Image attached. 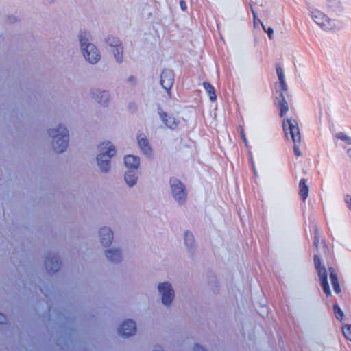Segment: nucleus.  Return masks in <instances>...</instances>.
<instances>
[{
  "label": "nucleus",
  "mask_w": 351,
  "mask_h": 351,
  "mask_svg": "<svg viewBox=\"0 0 351 351\" xmlns=\"http://www.w3.org/2000/svg\"><path fill=\"white\" fill-rule=\"evenodd\" d=\"M47 133L52 138L51 145L55 152L61 154L66 150L69 134L64 125L60 123L56 128H49L47 130Z\"/></svg>",
  "instance_id": "1"
},
{
  "label": "nucleus",
  "mask_w": 351,
  "mask_h": 351,
  "mask_svg": "<svg viewBox=\"0 0 351 351\" xmlns=\"http://www.w3.org/2000/svg\"><path fill=\"white\" fill-rule=\"evenodd\" d=\"M311 18L322 29L326 31H339L342 29L341 21L330 19L322 12L315 9L311 12Z\"/></svg>",
  "instance_id": "2"
},
{
  "label": "nucleus",
  "mask_w": 351,
  "mask_h": 351,
  "mask_svg": "<svg viewBox=\"0 0 351 351\" xmlns=\"http://www.w3.org/2000/svg\"><path fill=\"white\" fill-rule=\"evenodd\" d=\"M79 40L82 54L86 60L90 64H96L101 58L100 52L97 47L93 43H90L88 39L82 34V32L79 35Z\"/></svg>",
  "instance_id": "3"
},
{
  "label": "nucleus",
  "mask_w": 351,
  "mask_h": 351,
  "mask_svg": "<svg viewBox=\"0 0 351 351\" xmlns=\"http://www.w3.org/2000/svg\"><path fill=\"white\" fill-rule=\"evenodd\" d=\"M282 130L285 133V138L289 140V135L290 139L293 142L301 141V136L298 128V122L293 118H285L282 121Z\"/></svg>",
  "instance_id": "4"
},
{
  "label": "nucleus",
  "mask_w": 351,
  "mask_h": 351,
  "mask_svg": "<svg viewBox=\"0 0 351 351\" xmlns=\"http://www.w3.org/2000/svg\"><path fill=\"white\" fill-rule=\"evenodd\" d=\"M314 263L315 269L318 273L321 285L322 287L324 293L328 296L331 295L330 286L328 282V274L326 269L324 266H322L321 258L319 256H314Z\"/></svg>",
  "instance_id": "5"
},
{
  "label": "nucleus",
  "mask_w": 351,
  "mask_h": 351,
  "mask_svg": "<svg viewBox=\"0 0 351 351\" xmlns=\"http://www.w3.org/2000/svg\"><path fill=\"white\" fill-rule=\"evenodd\" d=\"M171 193L179 204H182L186 199V192L184 185L176 178L173 177L169 180Z\"/></svg>",
  "instance_id": "6"
},
{
  "label": "nucleus",
  "mask_w": 351,
  "mask_h": 351,
  "mask_svg": "<svg viewBox=\"0 0 351 351\" xmlns=\"http://www.w3.org/2000/svg\"><path fill=\"white\" fill-rule=\"evenodd\" d=\"M106 43L113 48L112 53L116 61L118 63H121L123 60V47L121 40L116 36H108L106 38Z\"/></svg>",
  "instance_id": "7"
},
{
  "label": "nucleus",
  "mask_w": 351,
  "mask_h": 351,
  "mask_svg": "<svg viewBox=\"0 0 351 351\" xmlns=\"http://www.w3.org/2000/svg\"><path fill=\"white\" fill-rule=\"evenodd\" d=\"M160 84L167 93L170 95L171 90L174 84V72L170 69H164L160 74Z\"/></svg>",
  "instance_id": "8"
},
{
  "label": "nucleus",
  "mask_w": 351,
  "mask_h": 351,
  "mask_svg": "<svg viewBox=\"0 0 351 351\" xmlns=\"http://www.w3.org/2000/svg\"><path fill=\"white\" fill-rule=\"evenodd\" d=\"M158 289L162 295L163 304L165 306L170 305L174 298V290L171 285L167 282H164L158 285Z\"/></svg>",
  "instance_id": "9"
},
{
  "label": "nucleus",
  "mask_w": 351,
  "mask_h": 351,
  "mask_svg": "<svg viewBox=\"0 0 351 351\" xmlns=\"http://www.w3.org/2000/svg\"><path fill=\"white\" fill-rule=\"evenodd\" d=\"M158 114L163 123V124L169 129L175 130L177 129L180 124V121L175 118L173 115H168V114L163 111L162 106L158 104L157 106Z\"/></svg>",
  "instance_id": "10"
},
{
  "label": "nucleus",
  "mask_w": 351,
  "mask_h": 351,
  "mask_svg": "<svg viewBox=\"0 0 351 351\" xmlns=\"http://www.w3.org/2000/svg\"><path fill=\"white\" fill-rule=\"evenodd\" d=\"M61 264L60 256L55 254H49L45 261V268L50 274L58 271Z\"/></svg>",
  "instance_id": "11"
},
{
  "label": "nucleus",
  "mask_w": 351,
  "mask_h": 351,
  "mask_svg": "<svg viewBox=\"0 0 351 351\" xmlns=\"http://www.w3.org/2000/svg\"><path fill=\"white\" fill-rule=\"evenodd\" d=\"M136 330V323L129 319L123 322L118 328V333L121 337H130L135 334Z\"/></svg>",
  "instance_id": "12"
},
{
  "label": "nucleus",
  "mask_w": 351,
  "mask_h": 351,
  "mask_svg": "<svg viewBox=\"0 0 351 351\" xmlns=\"http://www.w3.org/2000/svg\"><path fill=\"white\" fill-rule=\"evenodd\" d=\"M276 93L278 95L274 97V104L279 108L280 117H283L289 110V105L285 95V92L276 91Z\"/></svg>",
  "instance_id": "13"
},
{
  "label": "nucleus",
  "mask_w": 351,
  "mask_h": 351,
  "mask_svg": "<svg viewBox=\"0 0 351 351\" xmlns=\"http://www.w3.org/2000/svg\"><path fill=\"white\" fill-rule=\"evenodd\" d=\"M91 97L95 101L108 106L110 100V95L107 90H101L98 88H93L90 92Z\"/></svg>",
  "instance_id": "14"
},
{
  "label": "nucleus",
  "mask_w": 351,
  "mask_h": 351,
  "mask_svg": "<svg viewBox=\"0 0 351 351\" xmlns=\"http://www.w3.org/2000/svg\"><path fill=\"white\" fill-rule=\"evenodd\" d=\"M137 139H138V147H139L140 149L141 150V152L148 158H153V156H154L153 149H152L147 137H145V136L141 137L140 136H138L137 137Z\"/></svg>",
  "instance_id": "15"
},
{
  "label": "nucleus",
  "mask_w": 351,
  "mask_h": 351,
  "mask_svg": "<svg viewBox=\"0 0 351 351\" xmlns=\"http://www.w3.org/2000/svg\"><path fill=\"white\" fill-rule=\"evenodd\" d=\"M100 242L104 246H108L111 244L113 239V232L106 227H104L99 230Z\"/></svg>",
  "instance_id": "16"
},
{
  "label": "nucleus",
  "mask_w": 351,
  "mask_h": 351,
  "mask_svg": "<svg viewBox=\"0 0 351 351\" xmlns=\"http://www.w3.org/2000/svg\"><path fill=\"white\" fill-rule=\"evenodd\" d=\"M97 165L103 173H108L111 168V159L104 157V154H97L96 157Z\"/></svg>",
  "instance_id": "17"
},
{
  "label": "nucleus",
  "mask_w": 351,
  "mask_h": 351,
  "mask_svg": "<svg viewBox=\"0 0 351 351\" xmlns=\"http://www.w3.org/2000/svg\"><path fill=\"white\" fill-rule=\"evenodd\" d=\"M124 164L130 170H136L140 165V158L133 154L126 155L124 157Z\"/></svg>",
  "instance_id": "18"
},
{
  "label": "nucleus",
  "mask_w": 351,
  "mask_h": 351,
  "mask_svg": "<svg viewBox=\"0 0 351 351\" xmlns=\"http://www.w3.org/2000/svg\"><path fill=\"white\" fill-rule=\"evenodd\" d=\"M106 256L112 262L119 263L121 261V252L119 249H110L106 251Z\"/></svg>",
  "instance_id": "19"
},
{
  "label": "nucleus",
  "mask_w": 351,
  "mask_h": 351,
  "mask_svg": "<svg viewBox=\"0 0 351 351\" xmlns=\"http://www.w3.org/2000/svg\"><path fill=\"white\" fill-rule=\"evenodd\" d=\"M328 270L333 290L336 293H339L341 292V288L339 284L337 274L332 267H329Z\"/></svg>",
  "instance_id": "20"
},
{
  "label": "nucleus",
  "mask_w": 351,
  "mask_h": 351,
  "mask_svg": "<svg viewBox=\"0 0 351 351\" xmlns=\"http://www.w3.org/2000/svg\"><path fill=\"white\" fill-rule=\"evenodd\" d=\"M203 86L209 96V99L212 102L217 100V95L215 87L209 82H204Z\"/></svg>",
  "instance_id": "21"
},
{
  "label": "nucleus",
  "mask_w": 351,
  "mask_h": 351,
  "mask_svg": "<svg viewBox=\"0 0 351 351\" xmlns=\"http://www.w3.org/2000/svg\"><path fill=\"white\" fill-rule=\"evenodd\" d=\"M300 195L303 201H305L308 195V186L306 184V180L304 178L300 180L299 182Z\"/></svg>",
  "instance_id": "22"
},
{
  "label": "nucleus",
  "mask_w": 351,
  "mask_h": 351,
  "mask_svg": "<svg viewBox=\"0 0 351 351\" xmlns=\"http://www.w3.org/2000/svg\"><path fill=\"white\" fill-rule=\"evenodd\" d=\"M327 2V7L330 10L337 13L342 12L343 8L339 0H331Z\"/></svg>",
  "instance_id": "23"
},
{
  "label": "nucleus",
  "mask_w": 351,
  "mask_h": 351,
  "mask_svg": "<svg viewBox=\"0 0 351 351\" xmlns=\"http://www.w3.org/2000/svg\"><path fill=\"white\" fill-rule=\"evenodd\" d=\"M108 144L110 145L107 147L101 149V152L99 154H104V157L111 159L116 154V148L110 142H108Z\"/></svg>",
  "instance_id": "24"
},
{
  "label": "nucleus",
  "mask_w": 351,
  "mask_h": 351,
  "mask_svg": "<svg viewBox=\"0 0 351 351\" xmlns=\"http://www.w3.org/2000/svg\"><path fill=\"white\" fill-rule=\"evenodd\" d=\"M184 243L189 250H191L195 243L194 237L192 233L186 232L184 234Z\"/></svg>",
  "instance_id": "25"
},
{
  "label": "nucleus",
  "mask_w": 351,
  "mask_h": 351,
  "mask_svg": "<svg viewBox=\"0 0 351 351\" xmlns=\"http://www.w3.org/2000/svg\"><path fill=\"white\" fill-rule=\"evenodd\" d=\"M250 10L253 16V22H254V27H258V25H264L263 22L258 18L257 12L254 9V7L252 3L250 4Z\"/></svg>",
  "instance_id": "26"
},
{
  "label": "nucleus",
  "mask_w": 351,
  "mask_h": 351,
  "mask_svg": "<svg viewBox=\"0 0 351 351\" xmlns=\"http://www.w3.org/2000/svg\"><path fill=\"white\" fill-rule=\"evenodd\" d=\"M276 91L287 92L288 90V86L285 80L279 81L274 84Z\"/></svg>",
  "instance_id": "27"
},
{
  "label": "nucleus",
  "mask_w": 351,
  "mask_h": 351,
  "mask_svg": "<svg viewBox=\"0 0 351 351\" xmlns=\"http://www.w3.org/2000/svg\"><path fill=\"white\" fill-rule=\"evenodd\" d=\"M335 137L345 142L347 145H351V137L346 135L342 132H339L335 134Z\"/></svg>",
  "instance_id": "28"
},
{
  "label": "nucleus",
  "mask_w": 351,
  "mask_h": 351,
  "mask_svg": "<svg viewBox=\"0 0 351 351\" xmlns=\"http://www.w3.org/2000/svg\"><path fill=\"white\" fill-rule=\"evenodd\" d=\"M334 313L337 319L341 320L343 317V313L342 310L340 308L338 304H335L333 306Z\"/></svg>",
  "instance_id": "29"
},
{
  "label": "nucleus",
  "mask_w": 351,
  "mask_h": 351,
  "mask_svg": "<svg viewBox=\"0 0 351 351\" xmlns=\"http://www.w3.org/2000/svg\"><path fill=\"white\" fill-rule=\"evenodd\" d=\"M342 331L344 337L351 341V325H345L342 328Z\"/></svg>",
  "instance_id": "30"
},
{
  "label": "nucleus",
  "mask_w": 351,
  "mask_h": 351,
  "mask_svg": "<svg viewBox=\"0 0 351 351\" xmlns=\"http://www.w3.org/2000/svg\"><path fill=\"white\" fill-rule=\"evenodd\" d=\"M276 73L279 81L285 80L283 69L280 64H276Z\"/></svg>",
  "instance_id": "31"
},
{
  "label": "nucleus",
  "mask_w": 351,
  "mask_h": 351,
  "mask_svg": "<svg viewBox=\"0 0 351 351\" xmlns=\"http://www.w3.org/2000/svg\"><path fill=\"white\" fill-rule=\"evenodd\" d=\"M124 178L127 184L130 187H132L136 184L138 177H124Z\"/></svg>",
  "instance_id": "32"
},
{
  "label": "nucleus",
  "mask_w": 351,
  "mask_h": 351,
  "mask_svg": "<svg viewBox=\"0 0 351 351\" xmlns=\"http://www.w3.org/2000/svg\"><path fill=\"white\" fill-rule=\"evenodd\" d=\"M300 141L293 142V152L296 156H300L302 155V153L300 150Z\"/></svg>",
  "instance_id": "33"
},
{
  "label": "nucleus",
  "mask_w": 351,
  "mask_h": 351,
  "mask_svg": "<svg viewBox=\"0 0 351 351\" xmlns=\"http://www.w3.org/2000/svg\"><path fill=\"white\" fill-rule=\"evenodd\" d=\"M263 31L267 34L269 39H272L274 34V29L271 27H266L264 25L262 27Z\"/></svg>",
  "instance_id": "34"
},
{
  "label": "nucleus",
  "mask_w": 351,
  "mask_h": 351,
  "mask_svg": "<svg viewBox=\"0 0 351 351\" xmlns=\"http://www.w3.org/2000/svg\"><path fill=\"white\" fill-rule=\"evenodd\" d=\"M137 105L135 102H130L128 105V109L131 113H134L137 110Z\"/></svg>",
  "instance_id": "35"
},
{
  "label": "nucleus",
  "mask_w": 351,
  "mask_h": 351,
  "mask_svg": "<svg viewBox=\"0 0 351 351\" xmlns=\"http://www.w3.org/2000/svg\"><path fill=\"white\" fill-rule=\"evenodd\" d=\"M319 243V241L318 232H317V229H315V230L314 241H313V245H314L315 248L317 249Z\"/></svg>",
  "instance_id": "36"
},
{
  "label": "nucleus",
  "mask_w": 351,
  "mask_h": 351,
  "mask_svg": "<svg viewBox=\"0 0 351 351\" xmlns=\"http://www.w3.org/2000/svg\"><path fill=\"white\" fill-rule=\"evenodd\" d=\"M240 128H241L240 129V136H241V138L245 143V144L247 145V140L245 132H244L243 129L241 127H240Z\"/></svg>",
  "instance_id": "37"
},
{
  "label": "nucleus",
  "mask_w": 351,
  "mask_h": 351,
  "mask_svg": "<svg viewBox=\"0 0 351 351\" xmlns=\"http://www.w3.org/2000/svg\"><path fill=\"white\" fill-rule=\"evenodd\" d=\"M7 21H8V22L9 23H10V24H13V23H16V22H17V21H18V19H17V17H16V16H13V15H9V16H8V17H7Z\"/></svg>",
  "instance_id": "38"
},
{
  "label": "nucleus",
  "mask_w": 351,
  "mask_h": 351,
  "mask_svg": "<svg viewBox=\"0 0 351 351\" xmlns=\"http://www.w3.org/2000/svg\"><path fill=\"white\" fill-rule=\"evenodd\" d=\"M250 159L251 167H252V169L253 173H254L253 176H257L258 173H257L256 169L255 168L254 162L253 161L252 156L251 154H250Z\"/></svg>",
  "instance_id": "39"
},
{
  "label": "nucleus",
  "mask_w": 351,
  "mask_h": 351,
  "mask_svg": "<svg viewBox=\"0 0 351 351\" xmlns=\"http://www.w3.org/2000/svg\"><path fill=\"white\" fill-rule=\"evenodd\" d=\"M345 202L347 204L348 208L351 211V196L349 195H346L345 196Z\"/></svg>",
  "instance_id": "40"
},
{
  "label": "nucleus",
  "mask_w": 351,
  "mask_h": 351,
  "mask_svg": "<svg viewBox=\"0 0 351 351\" xmlns=\"http://www.w3.org/2000/svg\"><path fill=\"white\" fill-rule=\"evenodd\" d=\"M179 4H180V9L185 12L187 10V5H186V3L184 0H180L179 1Z\"/></svg>",
  "instance_id": "41"
},
{
  "label": "nucleus",
  "mask_w": 351,
  "mask_h": 351,
  "mask_svg": "<svg viewBox=\"0 0 351 351\" xmlns=\"http://www.w3.org/2000/svg\"><path fill=\"white\" fill-rule=\"evenodd\" d=\"M193 351H206L202 346L195 344L193 348Z\"/></svg>",
  "instance_id": "42"
},
{
  "label": "nucleus",
  "mask_w": 351,
  "mask_h": 351,
  "mask_svg": "<svg viewBox=\"0 0 351 351\" xmlns=\"http://www.w3.org/2000/svg\"><path fill=\"white\" fill-rule=\"evenodd\" d=\"M6 322H7L6 316L4 314L0 313V324H3L6 323Z\"/></svg>",
  "instance_id": "43"
},
{
  "label": "nucleus",
  "mask_w": 351,
  "mask_h": 351,
  "mask_svg": "<svg viewBox=\"0 0 351 351\" xmlns=\"http://www.w3.org/2000/svg\"><path fill=\"white\" fill-rule=\"evenodd\" d=\"M127 81L128 82H133L134 83V85L136 84V78L134 75H130V77H128Z\"/></svg>",
  "instance_id": "44"
},
{
  "label": "nucleus",
  "mask_w": 351,
  "mask_h": 351,
  "mask_svg": "<svg viewBox=\"0 0 351 351\" xmlns=\"http://www.w3.org/2000/svg\"><path fill=\"white\" fill-rule=\"evenodd\" d=\"M153 351H163V350L160 346H158L155 348Z\"/></svg>",
  "instance_id": "45"
},
{
  "label": "nucleus",
  "mask_w": 351,
  "mask_h": 351,
  "mask_svg": "<svg viewBox=\"0 0 351 351\" xmlns=\"http://www.w3.org/2000/svg\"><path fill=\"white\" fill-rule=\"evenodd\" d=\"M347 154L349 156V157L351 158V147L350 148H348L347 149Z\"/></svg>",
  "instance_id": "46"
},
{
  "label": "nucleus",
  "mask_w": 351,
  "mask_h": 351,
  "mask_svg": "<svg viewBox=\"0 0 351 351\" xmlns=\"http://www.w3.org/2000/svg\"><path fill=\"white\" fill-rule=\"evenodd\" d=\"M47 1V3H53L55 0H46Z\"/></svg>",
  "instance_id": "47"
},
{
  "label": "nucleus",
  "mask_w": 351,
  "mask_h": 351,
  "mask_svg": "<svg viewBox=\"0 0 351 351\" xmlns=\"http://www.w3.org/2000/svg\"><path fill=\"white\" fill-rule=\"evenodd\" d=\"M128 176L126 173L124 174V176Z\"/></svg>",
  "instance_id": "48"
}]
</instances>
